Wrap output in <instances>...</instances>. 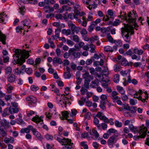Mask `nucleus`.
<instances>
[{
    "label": "nucleus",
    "mask_w": 149,
    "mask_h": 149,
    "mask_svg": "<svg viewBox=\"0 0 149 149\" xmlns=\"http://www.w3.org/2000/svg\"><path fill=\"white\" fill-rule=\"evenodd\" d=\"M71 140L70 139H68L67 141H66V143H63L64 144H61L63 146L62 147L61 149H74L72 147V145L73 143L71 142Z\"/></svg>",
    "instance_id": "obj_7"
},
{
    "label": "nucleus",
    "mask_w": 149,
    "mask_h": 149,
    "mask_svg": "<svg viewBox=\"0 0 149 149\" xmlns=\"http://www.w3.org/2000/svg\"><path fill=\"white\" fill-rule=\"evenodd\" d=\"M89 133L93 139H96L99 136L97 131L94 129H92L91 131L90 130Z\"/></svg>",
    "instance_id": "obj_8"
},
{
    "label": "nucleus",
    "mask_w": 149,
    "mask_h": 149,
    "mask_svg": "<svg viewBox=\"0 0 149 149\" xmlns=\"http://www.w3.org/2000/svg\"><path fill=\"white\" fill-rule=\"evenodd\" d=\"M55 17L57 19H65L67 18L66 15L64 14H62L59 13L56 14Z\"/></svg>",
    "instance_id": "obj_21"
},
{
    "label": "nucleus",
    "mask_w": 149,
    "mask_h": 149,
    "mask_svg": "<svg viewBox=\"0 0 149 149\" xmlns=\"http://www.w3.org/2000/svg\"><path fill=\"white\" fill-rule=\"evenodd\" d=\"M54 137L55 139L58 141L61 144L66 143V141H67V140H68V139H66L65 138H63L62 139L61 138L56 135H55L54 136Z\"/></svg>",
    "instance_id": "obj_11"
},
{
    "label": "nucleus",
    "mask_w": 149,
    "mask_h": 149,
    "mask_svg": "<svg viewBox=\"0 0 149 149\" xmlns=\"http://www.w3.org/2000/svg\"><path fill=\"white\" fill-rule=\"evenodd\" d=\"M113 81L116 83H118L119 81V75L118 74H115L113 77Z\"/></svg>",
    "instance_id": "obj_50"
},
{
    "label": "nucleus",
    "mask_w": 149,
    "mask_h": 149,
    "mask_svg": "<svg viewBox=\"0 0 149 149\" xmlns=\"http://www.w3.org/2000/svg\"><path fill=\"white\" fill-rule=\"evenodd\" d=\"M107 13L109 17L111 18V20H113L116 16L113 11L112 10L109 9L107 11Z\"/></svg>",
    "instance_id": "obj_22"
},
{
    "label": "nucleus",
    "mask_w": 149,
    "mask_h": 149,
    "mask_svg": "<svg viewBox=\"0 0 149 149\" xmlns=\"http://www.w3.org/2000/svg\"><path fill=\"white\" fill-rule=\"evenodd\" d=\"M52 91H54V92L56 94L57 96L56 97V101L58 103H60V102H62V100L61 97H60V96L61 95V97L64 94H61L59 93V91L57 88L55 89L54 90H52Z\"/></svg>",
    "instance_id": "obj_9"
},
{
    "label": "nucleus",
    "mask_w": 149,
    "mask_h": 149,
    "mask_svg": "<svg viewBox=\"0 0 149 149\" xmlns=\"http://www.w3.org/2000/svg\"><path fill=\"white\" fill-rule=\"evenodd\" d=\"M33 129V127L32 126L29 125L27 127V128L22 129L21 130V132L22 133H23L24 132L28 133L29 132L30 130H31L32 132Z\"/></svg>",
    "instance_id": "obj_20"
},
{
    "label": "nucleus",
    "mask_w": 149,
    "mask_h": 149,
    "mask_svg": "<svg viewBox=\"0 0 149 149\" xmlns=\"http://www.w3.org/2000/svg\"><path fill=\"white\" fill-rule=\"evenodd\" d=\"M98 79H96L92 81L90 84V86L93 88H96L99 84Z\"/></svg>",
    "instance_id": "obj_17"
},
{
    "label": "nucleus",
    "mask_w": 149,
    "mask_h": 149,
    "mask_svg": "<svg viewBox=\"0 0 149 149\" xmlns=\"http://www.w3.org/2000/svg\"><path fill=\"white\" fill-rule=\"evenodd\" d=\"M10 114L9 112V108H7L3 110V113H2V115L3 117H5L7 116H8Z\"/></svg>",
    "instance_id": "obj_34"
},
{
    "label": "nucleus",
    "mask_w": 149,
    "mask_h": 149,
    "mask_svg": "<svg viewBox=\"0 0 149 149\" xmlns=\"http://www.w3.org/2000/svg\"><path fill=\"white\" fill-rule=\"evenodd\" d=\"M32 120L36 123H39L40 122H42L43 120L41 118V117H39L38 116L36 115L32 118Z\"/></svg>",
    "instance_id": "obj_26"
},
{
    "label": "nucleus",
    "mask_w": 149,
    "mask_h": 149,
    "mask_svg": "<svg viewBox=\"0 0 149 149\" xmlns=\"http://www.w3.org/2000/svg\"><path fill=\"white\" fill-rule=\"evenodd\" d=\"M145 64L144 62H136L134 64V66L135 67H141L142 68H143L145 66Z\"/></svg>",
    "instance_id": "obj_30"
},
{
    "label": "nucleus",
    "mask_w": 149,
    "mask_h": 149,
    "mask_svg": "<svg viewBox=\"0 0 149 149\" xmlns=\"http://www.w3.org/2000/svg\"><path fill=\"white\" fill-rule=\"evenodd\" d=\"M72 37V40L76 42H79V38L77 35H74Z\"/></svg>",
    "instance_id": "obj_64"
},
{
    "label": "nucleus",
    "mask_w": 149,
    "mask_h": 149,
    "mask_svg": "<svg viewBox=\"0 0 149 149\" xmlns=\"http://www.w3.org/2000/svg\"><path fill=\"white\" fill-rule=\"evenodd\" d=\"M89 43L90 44H89V45H88L91 48V49L90 50V52L92 53L95 52H96V51L95 50V46L92 43V42H91V41H90V42H89Z\"/></svg>",
    "instance_id": "obj_37"
},
{
    "label": "nucleus",
    "mask_w": 149,
    "mask_h": 149,
    "mask_svg": "<svg viewBox=\"0 0 149 149\" xmlns=\"http://www.w3.org/2000/svg\"><path fill=\"white\" fill-rule=\"evenodd\" d=\"M130 78L131 77L130 75H129L128 76L127 81L129 83H132L134 85H136L137 84L138 81L136 79H133L131 80Z\"/></svg>",
    "instance_id": "obj_36"
},
{
    "label": "nucleus",
    "mask_w": 149,
    "mask_h": 149,
    "mask_svg": "<svg viewBox=\"0 0 149 149\" xmlns=\"http://www.w3.org/2000/svg\"><path fill=\"white\" fill-rule=\"evenodd\" d=\"M100 108L103 110H104L106 109V108L105 106V104H106L105 102H100Z\"/></svg>",
    "instance_id": "obj_61"
},
{
    "label": "nucleus",
    "mask_w": 149,
    "mask_h": 149,
    "mask_svg": "<svg viewBox=\"0 0 149 149\" xmlns=\"http://www.w3.org/2000/svg\"><path fill=\"white\" fill-rule=\"evenodd\" d=\"M14 141V138L12 137L6 138L4 139V142L6 143H12Z\"/></svg>",
    "instance_id": "obj_38"
},
{
    "label": "nucleus",
    "mask_w": 149,
    "mask_h": 149,
    "mask_svg": "<svg viewBox=\"0 0 149 149\" xmlns=\"http://www.w3.org/2000/svg\"><path fill=\"white\" fill-rule=\"evenodd\" d=\"M120 21L118 19H116L113 23V25L114 26H117L120 23Z\"/></svg>",
    "instance_id": "obj_56"
},
{
    "label": "nucleus",
    "mask_w": 149,
    "mask_h": 149,
    "mask_svg": "<svg viewBox=\"0 0 149 149\" xmlns=\"http://www.w3.org/2000/svg\"><path fill=\"white\" fill-rule=\"evenodd\" d=\"M63 8L64 11H70L72 9L71 7H68L66 5H63Z\"/></svg>",
    "instance_id": "obj_63"
},
{
    "label": "nucleus",
    "mask_w": 149,
    "mask_h": 149,
    "mask_svg": "<svg viewBox=\"0 0 149 149\" xmlns=\"http://www.w3.org/2000/svg\"><path fill=\"white\" fill-rule=\"evenodd\" d=\"M29 51H26L25 49L22 50L18 49H16L15 51V54L13 55L14 59L16 63L20 65L25 61V59L28 58L29 56Z\"/></svg>",
    "instance_id": "obj_2"
},
{
    "label": "nucleus",
    "mask_w": 149,
    "mask_h": 149,
    "mask_svg": "<svg viewBox=\"0 0 149 149\" xmlns=\"http://www.w3.org/2000/svg\"><path fill=\"white\" fill-rule=\"evenodd\" d=\"M147 131V128L143 125L139 127V132H138L137 136H134L133 138L134 139L136 140L139 138H144L146 135Z\"/></svg>",
    "instance_id": "obj_3"
},
{
    "label": "nucleus",
    "mask_w": 149,
    "mask_h": 149,
    "mask_svg": "<svg viewBox=\"0 0 149 149\" xmlns=\"http://www.w3.org/2000/svg\"><path fill=\"white\" fill-rule=\"evenodd\" d=\"M113 42L118 47H120L122 45V42L120 40H115Z\"/></svg>",
    "instance_id": "obj_47"
},
{
    "label": "nucleus",
    "mask_w": 149,
    "mask_h": 149,
    "mask_svg": "<svg viewBox=\"0 0 149 149\" xmlns=\"http://www.w3.org/2000/svg\"><path fill=\"white\" fill-rule=\"evenodd\" d=\"M72 4L73 5L74 13L75 14L77 13V11L81 10V6L79 4L77 3H75L72 2H70V4L69 3L68 4V5H69Z\"/></svg>",
    "instance_id": "obj_12"
},
{
    "label": "nucleus",
    "mask_w": 149,
    "mask_h": 149,
    "mask_svg": "<svg viewBox=\"0 0 149 149\" xmlns=\"http://www.w3.org/2000/svg\"><path fill=\"white\" fill-rule=\"evenodd\" d=\"M9 112L10 114L17 113L19 111L17 107L10 106L9 107Z\"/></svg>",
    "instance_id": "obj_27"
},
{
    "label": "nucleus",
    "mask_w": 149,
    "mask_h": 149,
    "mask_svg": "<svg viewBox=\"0 0 149 149\" xmlns=\"http://www.w3.org/2000/svg\"><path fill=\"white\" fill-rule=\"evenodd\" d=\"M61 29L60 27H58L57 29H55V36L56 38H58L59 37V34L61 31Z\"/></svg>",
    "instance_id": "obj_44"
},
{
    "label": "nucleus",
    "mask_w": 149,
    "mask_h": 149,
    "mask_svg": "<svg viewBox=\"0 0 149 149\" xmlns=\"http://www.w3.org/2000/svg\"><path fill=\"white\" fill-rule=\"evenodd\" d=\"M44 10L45 12L48 13L54 10V9L53 8H50V7L47 6H45L44 8Z\"/></svg>",
    "instance_id": "obj_40"
},
{
    "label": "nucleus",
    "mask_w": 149,
    "mask_h": 149,
    "mask_svg": "<svg viewBox=\"0 0 149 149\" xmlns=\"http://www.w3.org/2000/svg\"><path fill=\"white\" fill-rule=\"evenodd\" d=\"M129 128L131 131L134 132V133H136L139 132V128L134 127L132 124H131L129 125Z\"/></svg>",
    "instance_id": "obj_19"
},
{
    "label": "nucleus",
    "mask_w": 149,
    "mask_h": 149,
    "mask_svg": "<svg viewBox=\"0 0 149 149\" xmlns=\"http://www.w3.org/2000/svg\"><path fill=\"white\" fill-rule=\"evenodd\" d=\"M6 90L7 93H10L12 92V91L13 89V87L10 85V84H8L6 86Z\"/></svg>",
    "instance_id": "obj_43"
},
{
    "label": "nucleus",
    "mask_w": 149,
    "mask_h": 149,
    "mask_svg": "<svg viewBox=\"0 0 149 149\" xmlns=\"http://www.w3.org/2000/svg\"><path fill=\"white\" fill-rule=\"evenodd\" d=\"M62 116L64 117L65 119H67L68 118H69V115H70V114L67 111H64L63 112H62Z\"/></svg>",
    "instance_id": "obj_48"
},
{
    "label": "nucleus",
    "mask_w": 149,
    "mask_h": 149,
    "mask_svg": "<svg viewBox=\"0 0 149 149\" xmlns=\"http://www.w3.org/2000/svg\"><path fill=\"white\" fill-rule=\"evenodd\" d=\"M110 80L107 79L103 80L102 82V85L104 88H107L108 86Z\"/></svg>",
    "instance_id": "obj_35"
},
{
    "label": "nucleus",
    "mask_w": 149,
    "mask_h": 149,
    "mask_svg": "<svg viewBox=\"0 0 149 149\" xmlns=\"http://www.w3.org/2000/svg\"><path fill=\"white\" fill-rule=\"evenodd\" d=\"M93 3L92 4L91 3V4L89 6H88V8L90 10H91L92 8L95 9V8L97 6V0H93Z\"/></svg>",
    "instance_id": "obj_28"
},
{
    "label": "nucleus",
    "mask_w": 149,
    "mask_h": 149,
    "mask_svg": "<svg viewBox=\"0 0 149 149\" xmlns=\"http://www.w3.org/2000/svg\"><path fill=\"white\" fill-rule=\"evenodd\" d=\"M118 93L116 91H113L112 92L111 95V98L114 100L115 101L119 99V97L117 96Z\"/></svg>",
    "instance_id": "obj_24"
},
{
    "label": "nucleus",
    "mask_w": 149,
    "mask_h": 149,
    "mask_svg": "<svg viewBox=\"0 0 149 149\" xmlns=\"http://www.w3.org/2000/svg\"><path fill=\"white\" fill-rule=\"evenodd\" d=\"M107 94L104 95L102 94L100 96V98L101 100L100 102H104L106 103V102H109V100L107 99Z\"/></svg>",
    "instance_id": "obj_25"
},
{
    "label": "nucleus",
    "mask_w": 149,
    "mask_h": 149,
    "mask_svg": "<svg viewBox=\"0 0 149 149\" xmlns=\"http://www.w3.org/2000/svg\"><path fill=\"white\" fill-rule=\"evenodd\" d=\"M0 126L8 127L10 126L9 123L5 119L3 120L0 121Z\"/></svg>",
    "instance_id": "obj_18"
},
{
    "label": "nucleus",
    "mask_w": 149,
    "mask_h": 149,
    "mask_svg": "<svg viewBox=\"0 0 149 149\" xmlns=\"http://www.w3.org/2000/svg\"><path fill=\"white\" fill-rule=\"evenodd\" d=\"M116 88L117 90L121 94L125 93V91L122 87H120L119 86H116Z\"/></svg>",
    "instance_id": "obj_45"
},
{
    "label": "nucleus",
    "mask_w": 149,
    "mask_h": 149,
    "mask_svg": "<svg viewBox=\"0 0 149 149\" xmlns=\"http://www.w3.org/2000/svg\"><path fill=\"white\" fill-rule=\"evenodd\" d=\"M104 50L106 52H112V47L109 46H107L104 47Z\"/></svg>",
    "instance_id": "obj_55"
},
{
    "label": "nucleus",
    "mask_w": 149,
    "mask_h": 149,
    "mask_svg": "<svg viewBox=\"0 0 149 149\" xmlns=\"http://www.w3.org/2000/svg\"><path fill=\"white\" fill-rule=\"evenodd\" d=\"M76 49L74 48H71L68 51V54L69 55H72L75 52Z\"/></svg>",
    "instance_id": "obj_57"
},
{
    "label": "nucleus",
    "mask_w": 149,
    "mask_h": 149,
    "mask_svg": "<svg viewBox=\"0 0 149 149\" xmlns=\"http://www.w3.org/2000/svg\"><path fill=\"white\" fill-rule=\"evenodd\" d=\"M6 37L5 36L2 34L0 31V40L2 42L3 44L5 45L6 44Z\"/></svg>",
    "instance_id": "obj_33"
},
{
    "label": "nucleus",
    "mask_w": 149,
    "mask_h": 149,
    "mask_svg": "<svg viewBox=\"0 0 149 149\" xmlns=\"http://www.w3.org/2000/svg\"><path fill=\"white\" fill-rule=\"evenodd\" d=\"M68 26L71 30L72 33L74 34V32L78 33L81 30V28L79 26H76L75 24L71 21H69L68 23Z\"/></svg>",
    "instance_id": "obj_4"
},
{
    "label": "nucleus",
    "mask_w": 149,
    "mask_h": 149,
    "mask_svg": "<svg viewBox=\"0 0 149 149\" xmlns=\"http://www.w3.org/2000/svg\"><path fill=\"white\" fill-rule=\"evenodd\" d=\"M53 63H58L61 64L62 63V61L61 58L55 57L53 59Z\"/></svg>",
    "instance_id": "obj_42"
},
{
    "label": "nucleus",
    "mask_w": 149,
    "mask_h": 149,
    "mask_svg": "<svg viewBox=\"0 0 149 149\" xmlns=\"http://www.w3.org/2000/svg\"><path fill=\"white\" fill-rule=\"evenodd\" d=\"M83 77L84 79V81L90 82L93 79V77L89 75L88 72H86L83 74Z\"/></svg>",
    "instance_id": "obj_10"
},
{
    "label": "nucleus",
    "mask_w": 149,
    "mask_h": 149,
    "mask_svg": "<svg viewBox=\"0 0 149 149\" xmlns=\"http://www.w3.org/2000/svg\"><path fill=\"white\" fill-rule=\"evenodd\" d=\"M93 123L95 126L98 128H99L101 127V125L99 123V120L96 118H94L93 120Z\"/></svg>",
    "instance_id": "obj_41"
},
{
    "label": "nucleus",
    "mask_w": 149,
    "mask_h": 149,
    "mask_svg": "<svg viewBox=\"0 0 149 149\" xmlns=\"http://www.w3.org/2000/svg\"><path fill=\"white\" fill-rule=\"evenodd\" d=\"M21 23L23 26V27L24 29V27L26 26L28 27V28H30L31 27V26L30 25V24L31 23V21L29 19H25L22 21Z\"/></svg>",
    "instance_id": "obj_14"
},
{
    "label": "nucleus",
    "mask_w": 149,
    "mask_h": 149,
    "mask_svg": "<svg viewBox=\"0 0 149 149\" xmlns=\"http://www.w3.org/2000/svg\"><path fill=\"white\" fill-rule=\"evenodd\" d=\"M119 64H115L114 66V70L115 72L119 71L121 68Z\"/></svg>",
    "instance_id": "obj_53"
},
{
    "label": "nucleus",
    "mask_w": 149,
    "mask_h": 149,
    "mask_svg": "<svg viewBox=\"0 0 149 149\" xmlns=\"http://www.w3.org/2000/svg\"><path fill=\"white\" fill-rule=\"evenodd\" d=\"M130 70L127 69L125 70H122L120 72V73L123 76H125L127 74H130Z\"/></svg>",
    "instance_id": "obj_46"
},
{
    "label": "nucleus",
    "mask_w": 149,
    "mask_h": 149,
    "mask_svg": "<svg viewBox=\"0 0 149 149\" xmlns=\"http://www.w3.org/2000/svg\"><path fill=\"white\" fill-rule=\"evenodd\" d=\"M15 80V76L14 74H11L9 75L8 77V81L10 83H13Z\"/></svg>",
    "instance_id": "obj_29"
},
{
    "label": "nucleus",
    "mask_w": 149,
    "mask_h": 149,
    "mask_svg": "<svg viewBox=\"0 0 149 149\" xmlns=\"http://www.w3.org/2000/svg\"><path fill=\"white\" fill-rule=\"evenodd\" d=\"M12 69L11 67H8L5 69V72L6 74H8L11 73Z\"/></svg>",
    "instance_id": "obj_62"
},
{
    "label": "nucleus",
    "mask_w": 149,
    "mask_h": 149,
    "mask_svg": "<svg viewBox=\"0 0 149 149\" xmlns=\"http://www.w3.org/2000/svg\"><path fill=\"white\" fill-rule=\"evenodd\" d=\"M71 30L70 29H64L62 30L61 32L62 33L66 36H68L71 33Z\"/></svg>",
    "instance_id": "obj_39"
},
{
    "label": "nucleus",
    "mask_w": 149,
    "mask_h": 149,
    "mask_svg": "<svg viewBox=\"0 0 149 149\" xmlns=\"http://www.w3.org/2000/svg\"><path fill=\"white\" fill-rule=\"evenodd\" d=\"M89 133V132H88V133L84 132L82 133L81 134V137L83 138H85L86 137L89 138V135L90 134Z\"/></svg>",
    "instance_id": "obj_60"
},
{
    "label": "nucleus",
    "mask_w": 149,
    "mask_h": 149,
    "mask_svg": "<svg viewBox=\"0 0 149 149\" xmlns=\"http://www.w3.org/2000/svg\"><path fill=\"white\" fill-rule=\"evenodd\" d=\"M129 92L130 94L132 96L137 95L138 94H141L143 93V92L141 90H139L137 92L133 89L130 90Z\"/></svg>",
    "instance_id": "obj_16"
},
{
    "label": "nucleus",
    "mask_w": 149,
    "mask_h": 149,
    "mask_svg": "<svg viewBox=\"0 0 149 149\" xmlns=\"http://www.w3.org/2000/svg\"><path fill=\"white\" fill-rule=\"evenodd\" d=\"M83 2L89 6L91 4V0H82Z\"/></svg>",
    "instance_id": "obj_58"
},
{
    "label": "nucleus",
    "mask_w": 149,
    "mask_h": 149,
    "mask_svg": "<svg viewBox=\"0 0 149 149\" xmlns=\"http://www.w3.org/2000/svg\"><path fill=\"white\" fill-rule=\"evenodd\" d=\"M96 116L99 118L100 120H103L105 123H109V119L102 112H98Z\"/></svg>",
    "instance_id": "obj_6"
},
{
    "label": "nucleus",
    "mask_w": 149,
    "mask_h": 149,
    "mask_svg": "<svg viewBox=\"0 0 149 149\" xmlns=\"http://www.w3.org/2000/svg\"><path fill=\"white\" fill-rule=\"evenodd\" d=\"M117 137L118 135H114L110 137L107 142L108 146L113 147V145L118 140Z\"/></svg>",
    "instance_id": "obj_5"
},
{
    "label": "nucleus",
    "mask_w": 149,
    "mask_h": 149,
    "mask_svg": "<svg viewBox=\"0 0 149 149\" xmlns=\"http://www.w3.org/2000/svg\"><path fill=\"white\" fill-rule=\"evenodd\" d=\"M77 16L79 15L80 16L82 17L86 15L85 13L83 11L80 12V10L77 11V13L75 14Z\"/></svg>",
    "instance_id": "obj_54"
},
{
    "label": "nucleus",
    "mask_w": 149,
    "mask_h": 149,
    "mask_svg": "<svg viewBox=\"0 0 149 149\" xmlns=\"http://www.w3.org/2000/svg\"><path fill=\"white\" fill-rule=\"evenodd\" d=\"M26 99L27 101H29V103L31 104H32L33 103H36L37 101L36 97L33 96L27 97Z\"/></svg>",
    "instance_id": "obj_13"
},
{
    "label": "nucleus",
    "mask_w": 149,
    "mask_h": 149,
    "mask_svg": "<svg viewBox=\"0 0 149 149\" xmlns=\"http://www.w3.org/2000/svg\"><path fill=\"white\" fill-rule=\"evenodd\" d=\"M6 17V15L4 13H0V22L3 24H6V22H5V19Z\"/></svg>",
    "instance_id": "obj_23"
},
{
    "label": "nucleus",
    "mask_w": 149,
    "mask_h": 149,
    "mask_svg": "<svg viewBox=\"0 0 149 149\" xmlns=\"http://www.w3.org/2000/svg\"><path fill=\"white\" fill-rule=\"evenodd\" d=\"M64 77L66 79H69L71 77V74L70 72H65L64 73Z\"/></svg>",
    "instance_id": "obj_52"
},
{
    "label": "nucleus",
    "mask_w": 149,
    "mask_h": 149,
    "mask_svg": "<svg viewBox=\"0 0 149 149\" xmlns=\"http://www.w3.org/2000/svg\"><path fill=\"white\" fill-rule=\"evenodd\" d=\"M134 54H137L139 55H142L143 52V50L142 49H139L137 48H135L133 50Z\"/></svg>",
    "instance_id": "obj_32"
},
{
    "label": "nucleus",
    "mask_w": 149,
    "mask_h": 149,
    "mask_svg": "<svg viewBox=\"0 0 149 149\" xmlns=\"http://www.w3.org/2000/svg\"><path fill=\"white\" fill-rule=\"evenodd\" d=\"M128 22L132 23V24H125L124 27L121 29V34L124 41L127 42H129L131 39V36L134 34V29L133 25L135 27L138 26L135 22L137 15L136 12L133 10L132 12H130L127 14Z\"/></svg>",
    "instance_id": "obj_1"
},
{
    "label": "nucleus",
    "mask_w": 149,
    "mask_h": 149,
    "mask_svg": "<svg viewBox=\"0 0 149 149\" xmlns=\"http://www.w3.org/2000/svg\"><path fill=\"white\" fill-rule=\"evenodd\" d=\"M118 17L122 19L126 20L127 22H128V15H127L126 13H124L122 15L118 16Z\"/></svg>",
    "instance_id": "obj_31"
},
{
    "label": "nucleus",
    "mask_w": 149,
    "mask_h": 149,
    "mask_svg": "<svg viewBox=\"0 0 149 149\" xmlns=\"http://www.w3.org/2000/svg\"><path fill=\"white\" fill-rule=\"evenodd\" d=\"M32 132L33 135L39 139L41 140L42 139V136L39 133L37 130L34 128L33 129Z\"/></svg>",
    "instance_id": "obj_15"
},
{
    "label": "nucleus",
    "mask_w": 149,
    "mask_h": 149,
    "mask_svg": "<svg viewBox=\"0 0 149 149\" xmlns=\"http://www.w3.org/2000/svg\"><path fill=\"white\" fill-rule=\"evenodd\" d=\"M130 107L128 104H124L122 106V107L121 109L122 110H129L130 109Z\"/></svg>",
    "instance_id": "obj_51"
},
{
    "label": "nucleus",
    "mask_w": 149,
    "mask_h": 149,
    "mask_svg": "<svg viewBox=\"0 0 149 149\" xmlns=\"http://www.w3.org/2000/svg\"><path fill=\"white\" fill-rule=\"evenodd\" d=\"M77 16V15H75L73 13H69L68 16V18L70 19L71 20H73V19H75V17Z\"/></svg>",
    "instance_id": "obj_49"
},
{
    "label": "nucleus",
    "mask_w": 149,
    "mask_h": 149,
    "mask_svg": "<svg viewBox=\"0 0 149 149\" xmlns=\"http://www.w3.org/2000/svg\"><path fill=\"white\" fill-rule=\"evenodd\" d=\"M59 2L61 4H67L68 3H70L71 2L69 0H59Z\"/></svg>",
    "instance_id": "obj_59"
}]
</instances>
